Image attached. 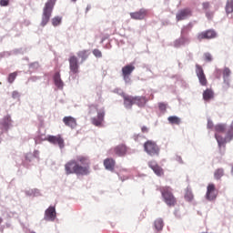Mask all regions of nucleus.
I'll use <instances>...</instances> for the list:
<instances>
[{"mask_svg":"<svg viewBox=\"0 0 233 233\" xmlns=\"http://www.w3.org/2000/svg\"><path fill=\"white\" fill-rule=\"evenodd\" d=\"M96 112H97V116L91 118L92 125H95V127H101L105 121V108L98 110L96 105H89L87 112L88 116H94Z\"/></svg>","mask_w":233,"mask_h":233,"instance_id":"3","label":"nucleus"},{"mask_svg":"<svg viewBox=\"0 0 233 233\" xmlns=\"http://www.w3.org/2000/svg\"><path fill=\"white\" fill-rule=\"evenodd\" d=\"M10 0H1V6H8Z\"/></svg>","mask_w":233,"mask_h":233,"instance_id":"43","label":"nucleus"},{"mask_svg":"<svg viewBox=\"0 0 233 233\" xmlns=\"http://www.w3.org/2000/svg\"><path fill=\"white\" fill-rule=\"evenodd\" d=\"M158 108L160 112H167V104L163 102L158 103Z\"/></svg>","mask_w":233,"mask_h":233,"instance_id":"36","label":"nucleus"},{"mask_svg":"<svg viewBox=\"0 0 233 233\" xmlns=\"http://www.w3.org/2000/svg\"><path fill=\"white\" fill-rule=\"evenodd\" d=\"M136 70V66L133 65H127L122 67V76L126 83H130V76Z\"/></svg>","mask_w":233,"mask_h":233,"instance_id":"9","label":"nucleus"},{"mask_svg":"<svg viewBox=\"0 0 233 233\" xmlns=\"http://www.w3.org/2000/svg\"><path fill=\"white\" fill-rule=\"evenodd\" d=\"M184 199L188 203L194 201V193L192 192V188L187 187L185 190Z\"/></svg>","mask_w":233,"mask_h":233,"instance_id":"22","label":"nucleus"},{"mask_svg":"<svg viewBox=\"0 0 233 233\" xmlns=\"http://www.w3.org/2000/svg\"><path fill=\"white\" fill-rule=\"evenodd\" d=\"M212 54L210 53H204V60L207 62V63H210L212 62Z\"/></svg>","mask_w":233,"mask_h":233,"instance_id":"35","label":"nucleus"},{"mask_svg":"<svg viewBox=\"0 0 233 233\" xmlns=\"http://www.w3.org/2000/svg\"><path fill=\"white\" fill-rule=\"evenodd\" d=\"M54 81H55V85H56V86H57V88H63V80H61V74H59V72L55 74Z\"/></svg>","mask_w":233,"mask_h":233,"instance_id":"26","label":"nucleus"},{"mask_svg":"<svg viewBox=\"0 0 233 233\" xmlns=\"http://www.w3.org/2000/svg\"><path fill=\"white\" fill-rule=\"evenodd\" d=\"M202 8H203V10H208V8H210V3L209 2H204L202 4Z\"/></svg>","mask_w":233,"mask_h":233,"instance_id":"40","label":"nucleus"},{"mask_svg":"<svg viewBox=\"0 0 233 233\" xmlns=\"http://www.w3.org/2000/svg\"><path fill=\"white\" fill-rule=\"evenodd\" d=\"M46 139L52 145H58L59 148H65V139L61 135L48 136Z\"/></svg>","mask_w":233,"mask_h":233,"instance_id":"10","label":"nucleus"},{"mask_svg":"<svg viewBox=\"0 0 233 233\" xmlns=\"http://www.w3.org/2000/svg\"><path fill=\"white\" fill-rule=\"evenodd\" d=\"M180 42L182 43V45L190 43V38H188V36L180 35Z\"/></svg>","mask_w":233,"mask_h":233,"instance_id":"37","label":"nucleus"},{"mask_svg":"<svg viewBox=\"0 0 233 233\" xmlns=\"http://www.w3.org/2000/svg\"><path fill=\"white\" fill-rule=\"evenodd\" d=\"M77 57L81 59V63L86 61L88 59V56H90V52L88 50H82L76 54Z\"/></svg>","mask_w":233,"mask_h":233,"instance_id":"24","label":"nucleus"},{"mask_svg":"<svg viewBox=\"0 0 233 233\" xmlns=\"http://www.w3.org/2000/svg\"><path fill=\"white\" fill-rule=\"evenodd\" d=\"M182 45L183 43L181 42L180 38L174 42V46H176V48H179V46H181Z\"/></svg>","mask_w":233,"mask_h":233,"instance_id":"41","label":"nucleus"},{"mask_svg":"<svg viewBox=\"0 0 233 233\" xmlns=\"http://www.w3.org/2000/svg\"><path fill=\"white\" fill-rule=\"evenodd\" d=\"M148 167L150 169L153 170V172H155L157 176H163L164 174L163 168L159 167V165H157V163H156L155 161L149 162Z\"/></svg>","mask_w":233,"mask_h":233,"instance_id":"18","label":"nucleus"},{"mask_svg":"<svg viewBox=\"0 0 233 233\" xmlns=\"http://www.w3.org/2000/svg\"><path fill=\"white\" fill-rule=\"evenodd\" d=\"M113 152L118 156V157H123V156H127V146L121 144L116 146L114 149H111L110 151Z\"/></svg>","mask_w":233,"mask_h":233,"instance_id":"15","label":"nucleus"},{"mask_svg":"<svg viewBox=\"0 0 233 233\" xmlns=\"http://www.w3.org/2000/svg\"><path fill=\"white\" fill-rule=\"evenodd\" d=\"M63 123L69 128H76V127H77V120H76L74 116H65Z\"/></svg>","mask_w":233,"mask_h":233,"instance_id":"16","label":"nucleus"},{"mask_svg":"<svg viewBox=\"0 0 233 233\" xmlns=\"http://www.w3.org/2000/svg\"><path fill=\"white\" fill-rule=\"evenodd\" d=\"M124 106L126 108H132L133 105L138 106L140 108H143L147 105V97L145 96H132L128 95H123Z\"/></svg>","mask_w":233,"mask_h":233,"instance_id":"4","label":"nucleus"},{"mask_svg":"<svg viewBox=\"0 0 233 233\" xmlns=\"http://www.w3.org/2000/svg\"><path fill=\"white\" fill-rule=\"evenodd\" d=\"M208 128L209 129V130H212V128H215V127H214V122H212V120H210V119H208Z\"/></svg>","mask_w":233,"mask_h":233,"instance_id":"42","label":"nucleus"},{"mask_svg":"<svg viewBox=\"0 0 233 233\" xmlns=\"http://www.w3.org/2000/svg\"><path fill=\"white\" fill-rule=\"evenodd\" d=\"M222 74H223L224 83L227 86V88H228V86H230V82H228V77H230V74H232V71H230V68L225 67L222 71Z\"/></svg>","mask_w":233,"mask_h":233,"instance_id":"20","label":"nucleus"},{"mask_svg":"<svg viewBox=\"0 0 233 233\" xmlns=\"http://www.w3.org/2000/svg\"><path fill=\"white\" fill-rule=\"evenodd\" d=\"M66 176L76 174V176H88L90 174V158L86 156L76 157V160H69L65 165Z\"/></svg>","mask_w":233,"mask_h":233,"instance_id":"1","label":"nucleus"},{"mask_svg":"<svg viewBox=\"0 0 233 233\" xmlns=\"http://www.w3.org/2000/svg\"><path fill=\"white\" fill-rule=\"evenodd\" d=\"M46 221H54L56 219V208L49 207L45 212Z\"/></svg>","mask_w":233,"mask_h":233,"instance_id":"17","label":"nucleus"},{"mask_svg":"<svg viewBox=\"0 0 233 233\" xmlns=\"http://www.w3.org/2000/svg\"><path fill=\"white\" fill-rule=\"evenodd\" d=\"M215 138L217 139L218 148L221 150V148L223 147L225 150V145H227V143H228V140H227V137H225V138H223V137H221V136L218 135V133H216Z\"/></svg>","mask_w":233,"mask_h":233,"instance_id":"21","label":"nucleus"},{"mask_svg":"<svg viewBox=\"0 0 233 233\" xmlns=\"http://www.w3.org/2000/svg\"><path fill=\"white\" fill-rule=\"evenodd\" d=\"M74 3H76V1H77V0H72Z\"/></svg>","mask_w":233,"mask_h":233,"instance_id":"47","label":"nucleus"},{"mask_svg":"<svg viewBox=\"0 0 233 233\" xmlns=\"http://www.w3.org/2000/svg\"><path fill=\"white\" fill-rule=\"evenodd\" d=\"M218 33L214 29H208L198 34L197 39L203 41V39H216Z\"/></svg>","mask_w":233,"mask_h":233,"instance_id":"7","label":"nucleus"},{"mask_svg":"<svg viewBox=\"0 0 233 233\" xmlns=\"http://www.w3.org/2000/svg\"><path fill=\"white\" fill-rule=\"evenodd\" d=\"M3 127L5 130H8L12 127V118L10 116H5L3 120Z\"/></svg>","mask_w":233,"mask_h":233,"instance_id":"29","label":"nucleus"},{"mask_svg":"<svg viewBox=\"0 0 233 233\" xmlns=\"http://www.w3.org/2000/svg\"><path fill=\"white\" fill-rule=\"evenodd\" d=\"M93 55L95 57H103V54L101 53V51H99V49H94Z\"/></svg>","mask_w":233,"mask_h":233,"instance_id":"38","label":"nucleus"},{"mask_svg":"<svg viewBox=\"0 0 233 233\" xmlns=\"http://www.w3.org/2000/svg\"><path fill=\"white\" fill-rule=\"evenodd\" d=\"M206 16L208 17V19H210L212 17V15L210 13L207 12Z\"/></svg>","mask_w":233,"mask_h":233,"instance_id":"45","label":"nucleus"},{"mask_svg":"<svg viewBox=\"0 0 233 233\" xmlns=\"http://www.w3.org/2000/svg\"><path fill=\"white\" fill-rule=\"evenodd\" d=\"M177 161H179V163H183V160L181 159V157H177Z\"/></svg>","mask_w":233,"mask_h":233,"instance_id":"46","label":"nucleus"},{"mask_svg":"<svg viewBox=\"0 0 233 233\" xmlns=\"http://www.w3.org/2000/svg\"><path fill=\"white\" fill-rule=\"evenodd\" d=\"M196 74L198 77V81L202 86H207L208 85V80H207V76H205V72L203 71V67L199 65H196Z\"/></svg>","mask_w":233,"mask_h":233,"instance_id":"8","label":"nucleus"},{"mask_svg":"<svg viewBox=\"0 0 233 233\" xmlns=\"http://www.w3.org/2000/svg\"><path fill=\"white\" fill-rule=\"evenodd\" d=\"M12 97L13 99H19V97H21V94H19L18 91H13Z\"/></svg>","mask_w":233,"mask_h":233,"instance_id":"39","label":"nucleus"},{"mask_svg":"<svg viewBox=\"0 0 233 233\" xmlns=\"http://www.w3.org/2000/svg\"><path fill=\"white\" fill-rule=\"evenodd\" d=\"M162 199L167 207H176L177 205V198H176V196H174V193L172 192V187L168 186L160 187L158 188Z\"/></svg>","mask_w":233,"mask_h":233,"instance_id":"2","label":"nucleus"},{"mask_svg":"<svg viewBox=\"0 0 233 233\" xmlns=\"http://www.w3.org/2000/svg\"><path fill=\"white\" fill-rule=\"evenodd\" d=\"M104 167L106 170L113 172L114 168H116V160L114 158H106L104 160Z\"/></svg>","mask_w":233,"mask_h":233,"instance_id":"19","label":"nucleus"},{"mask_svg":"<svg viewBox=\"0 0 233 233\" xmlns=\"http://www.w3.org/2000/svg\"><path fill=\"white\" fill-rule=\"evenodd\" d=\"M224 175L225 171L223 170V168H218L215 171L214 177L215 179H221V177H223Z\"/></svg>","mask_w":233,"mask_h":233,"instance_id":"32","label":"nucleus"},{"mask_svg":"<svg viewBox=\"0 0 233 233\" xmlns=\"http://www.w3.org/2000/svg\"><path fill=\"white\" fill-rule=\"evenodd\" d=\"M226 13L232 14L233 12V0H228L225 6Z\"/></svg>","mask_w":233,"mask_h":233,"instance_id":"30","label":"nucleus"},{"mask_svg":"<svg viewBox=\"0 0 233 233\" xmlns=\"http://www.w3.org/2000/svg\"><path fill=\"white\" fill-rule=\"evenodd\" d=\"M68 61H69V68L72 74H77L79 72V63L77 62V56H71Z\"/></svg>","mask_w":233,"mask_h":233,"instance_id":"13","label":"nucleus"},{"mask_svg":"<svg viewBox=\"0 0 233 233\" xmlns=\"http://www.w3.org/2000/svg\"><path fill=\"white\" fill-rule=\"evenodd\" d=\"M167 121L170 123V125H181V118L176 116L167 117Z\"/></svg>","mask_w":233,"mask_h":233,"instance_id":"28","label":"nucleus"},{"mask_svg":"<svg viewBox=\"0 0 233 233\" xmlns=\"http://www.w3.org/2000/svg\"><path fill=\"white\" fill-rule=\"evenodd\" d=\"M56 1L57 0H47L45 4L42 13L41 26H46V25H48L52 17V12H54V6H56Z\"/></svg>","mask_w":233,"mask_h":233,"instance_id":"5","label":"nucleus"},{"mask_svg":"<svg viewBox=\"0 0 233 233\" xmlns=\"http://www.w3.org/2000/svg\"><path fill=\"white\" fill-rule=\"evenodd\" d=\"M141 130H142L143 134H147V133L148 132V127L143 126V127H141Z\"/></svg>","mask_w":233,"mask_h":233,"instance_id":"44","label":"nucleus"},{"mask_svg":"<svg viewBox=\"0 0 233 233\" xmlns=\"http://www.w3.org/2000/svg\"><path fill=\"white\" fill-rule=\"evenodd\" d=\"M214 130L217 132V134H225V132H227V125L218 124L215 126Z\"/></svg>","mask_w":233,"mask_h":233,"instance_id":"27","label":"nucleus"},{"mask_svg":"<svg viewBox=\"0 0 233 233\" xmlns=\"http://www.w3.org/2000/svg\"><path fill=\"white\" fill-rule=\"evenodd\" d=\"M163 219L158 218L157 220H155V228L156 230H163Z\"/></svg>","mask_w":233,"mask_h":233,"instance_id":"33","label":"nucleus"},{"mask_svg":"<svg viewBox=\"0 0 233 233\" xmlns=\"http://www.w3.org/2000/svg\"><path fill=\"white\" fill-rule=\"evenodd\" d=\"M62 21H63V17L55 16L52 18L51 23H52L53 26H59V25H61Z\"/></svg>","mask_w":233,"mask_h":233,"instance_id":"31","label":"nucleus"},{"mask_svg":"<svg viewBox=\"0 0 233 233\" xmlns=\"http://www.w3.org/2000/svg\"><path fill=\"white\" fill-rule=\"evenodd\" d=\"M148 15V10L147 9H140L139 11L130 13L131 19H135L137 21H142V19H145Z\"/></svg>","mask_w":233,"mask_h":233,"instance_id":"12","label":"nucleus"},{"mask_svg":"<svg viewBox=\"0 0 233 233\" xmlns=\"http://www.w3.org/2000/svg\"><path fill=\"white\" fill-rule=\"evenodd\" d=\"M190 15H192V10H190V8H185L180 10L177 15V21H183L185 19H187V17H190Z\"/></svg>","mask_w":233,"mask_h":233,"instance_id":"14","label":"nucleus"},{"mask_svg":"<svg viewBox=\"0 0 233 233\" xmlns=\"http://www.w3.org/2000/svg\"><path fill=\"white\" fill-rule=\"evenodd\" d=\"M214 98V91L212 89H206L203 92V99L204 101H210V99Z\"/></svg>","mask_w":233,"mask_h":233,"instance_id":"25","label":"nucleus"},{"mask_svg":"<svg viewBox=\"0 0 233 233\" xmlns=\"http://www.w3.org/2000/svg\"><path fill=\"white\" fill-rule=\"evenodd\" d=\"M144 150L148 156H159V146L155 141L147 140L145 142Z\"/></svg>","mask_w":233,"mask_h":233,"instance_id":"6","label":"nucleus"},{"mask_svg":"<svg viewBox=\"0 0 233 233\" xmlns=\"http://www.w3.org/2000/svg\"><path fill=\"white\" fill-rule=\"evenodd\" d=\"M15 77H17V72L9 74V76L7 77L8 83H10V84L14 83V81H15Z\"/></svg>","mask_w":233,"mask_h":233,"instance_id":"34","label":"nucleus"},{"mask_svg":"<svg viewBox=\"0 0 233 233\" xmlns=\"http://www.w3.org/2000/svg\"><path fill=\"white\" fill-rule=\"evenodd\" d=\"M193 27L194 25H192V23H189L187 25L183 26L181 29V35L188 37V34H190Z\"/></svg>","mask_w":233,"mask_h":233,"instance_id":"23","label":"nucleus"},{"mask_svg":"<svg viewBox=\"0 0 233 233\" xmlns=\"http://www.w3.org/2000/svg\"><path fill=\"white\" fill-rule=\"evenodd\" d=\"M206 198L208 201H214L218 198V193L216 191V185L208 184L207 187Z\"/></svg>","mask_w":233,"mask_h":233,"instance_id":"11","label":"nucleus"}]
</instances>
